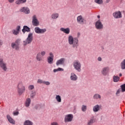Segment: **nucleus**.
I'll use <instances>...</instances> for the list:
<instances>
[{
	"label": "nucleus",
	"instance_id": "22",
	"mask_svg": "<svg viewBox=\"0 0 125 125\" xmlns=\"http://www.w3.org/2000/svg\"><path fill=\"white\" fill-rule=\"evenodd\" d=\"M36 59L37 61H42V55H41V53L37 54Z\"/></svg>",
	"mask_w": 125,
	"mask_h": 125
},
{
	"label": "nucleus",
	"instance_id": "6",
	"mask_svg": "<svg viewBox=\"0 0 125 125\" xmlns=\"http://www.w3.org/2000/svg\"><path fill=\"white\" fill-rule=\"evenodd\" d=\"M74 119V115L73 114H67L64 117V122L65 123H71Z\"/></svg>",
	"mask_w": 125,
	"mask_h": 125
},
{
	"label": "nucleus",
	"instance_id": "24",
	"mask_svg": "<svg viewBox=\"0 0 125 125\" xmlns=\"http://www.w3.org/2000/svg\"><path fill=\"white\" fill-rule=\"evenodd\" d=\"M59 17V14L58 13H53L51 15L52 19H57Z\"/></svg>",
	"mask_w": 125,
	"mask_h": 125
},
{
	"label": "nucleus",
	"instance_id": "28",
	"mask_svg": "<svg viewBox=\"0 0 125 125\" xmlns=\"http://www.w3.org/2000/svg\"><path fill=\"white\" fill-rule=\"evenodd\" d=\"M62 71H64V69H63L62 68H60V67H59L57 69H54L53 70L54 73H56V72H61Z\"/></svg>",
	"mask_w": 125,
	"mask_h": 125
},
{
	"label": "nucleus",
	"instance_id": "7",
	"mask_svg": "<svg viewBox=\"0 0 125 125\" xmlns=\"http://www.w3.org/2000/svg\"><path fill=\"white\" fill-rule=\"evenodd\" d=\"M0 67L1 68L4 72H6L7 70V66H6V63L3 61V59H0Z\"/></svg>",
	"mask_w": 125,
	"mask_h": 125
},
{
	"label": "nucleus",
	"instance_id": "25",
	"mask_svg": "<svg viewBox=\"0 0 125 125\" xmlns=\"http://www.w3.org/2000/svg\"><path fill=\"white\" fill-rule=\"evenodd\" d=\"M31 104V99L27 98L25 102V106L29 107Z\"/></svg>",
	"mask_w": 125,
	"mask_h": 125
},
{
	"label": "nucleus",
	"instance_id": "33",
	"mask_svg": "<svg viewBox=\"0 0 125 125\" xmlns=\"http://www.w3.org/2000/svg\"><path fill=\"white\" fill-rule=\"evenodd\" d=\"M36 96V92L32 91L30 94V97L31 98H34Z\"/></svg>",
	"mask_w": 125,
	"mask_h": 125
},
{
	"label": "nucleus",
	"instance_id": "47",
	"mask_svg": "<svg viewBox=\"0 0 125 125\" xmlns=\"http://www.w3.org/2000/svg\"><path fill=\"white\" fill-rule=\"evenodd\" d=\"M98 61H102V58L101 57H99L98 58Z\"/></svg>",
	"mask_w": 125,
	"mask_h": 125
},
{
	"label": "nucleus",
	"instance_id": "4",
	"mask_svg": "<svg viewBox=\"0 0 125 125\" xmlns=\"http://www.w3.org/2000/svg\"><path fill=\"white\" fill-rule=\"evenodd\" d=\"M33 42V33H30L27 37V38L25 41H23V45H27V44H30L32 43Z\"/></svg>",
	"mask_w": 125,
	"mask_h": 125
},
{
	"label": "nucleus",
	"instance_id": "44",
	"mask_svg": "<svg viewBox=\"0 0 125 125\" xmlns=\"http://www.w3.org/2000/svg\"><path fill=\"white\" fill-rule=\"evenodd\" d=\"M3 44V41L0 39V47Z\"/></svg>",
	"mask_w": 125,
	"mask_h": 125
},
{
	"label": "nucleus",
	"instance_id": "27",
	"mask_svg": "<svg viewBox=\"0 0 125 125\" xmlns=\"http://www.w3.org/2000/svg\"><path fill=\"white\" fill-rule=\"evenodd\" d=\"M54 59V58H51L48 57L47 58V62L49 64H52L53 63V60Z\"/></svg>",
	"mask_w": 125,
	"mask_h": 125
},
{
	"label": "nucleus",
	"instance_id": "32",
	"mask_svg": "<svg viewBox=\"0 0 125 125\" xmlns=\"http://www.w3.org/2000/svg\"><path fill=\"white\" fill-rule=\"evenodd\" d=\"M121 89L122 92H125V83L121 85Z\"/></svg>",
	"mask_w": 125,
	"mask_h": 125
},
{
	"label": "nucleus",
	"instance_id": "10",
	"mask_svg": "<svg viewBox=\"0 0 125 125\" xmlns=\"http://www.w3.org/2000/svg\"><path fill=\"white\" fill-rule=\"evenodd\" d=\"M95 26L97 30H102V29H103V24L100 20L96 22Z\"/></svg>",
	"mask_w": 125,
	"mask_h": 125
},
{
	"label": "nucleus",
	"instance_id": "49",
	"mask_svg": "<svg viewBox=\"0 0 125 125\" xmlns=\"http://www.w3.org/2000/svg\"><path fill=\"white\" fill-rule=\"evenodd\" d=\"M113 79H120V78L118 76H113Z\"/></svg>",
	"mask_w": 125,
	"mask_h": 125
},
{
	"label": "nucleus",
	"instance_id": "37",
	"mask_svg": "<svg viewBox=\"0 0 125 125\" xmlns=\"http://www.w3.org/2000/svg\"><path fill=\"white\" fill-rule=\"evenodd\" d=\"M35 88V86H34L33 85H30L28 86V89L29 90H32V89H34Z\"/></svg>",
	"mask_w": 125,
	"mask_h": 125
},
{
	"label": "nucleus",
	"instance_id": "52",
	"mask_svg": "<svg viewBox=\"0 0 125 125\" xmlns=\"http://www.w3.org/2000/svg\"><path fill=\"white\" fill-rule=\"evenodd\" d=\"M72 81H77L76 79H72Z\"/></svg>",
	"mask_w": 125,
	"mask_h": 125
},
{
	"label": "nucleus",
	"instance_id": "18",
	"mask_svg": "<svg viewBox=\"0 0 125 125\" xmlns=\"http://www.w3.org/2000/svg\"><path fill=\"white\" fill-rule=\"evenodd\" d=\"M60 31H62V32H63V33H64V34H66L67 35L70 34V28H61Z\"/></svg>",
	"mask_w": 125,
	"mask_h": 125
},
{
	"label": "nucleus",
	"instance_id": "14",
	"mask_svg": "<svg viewBox=\"0 0 125 125\" xmlns=\"http://www.w3.org/2000/svg\"><path fill=\"white\" fill-rule=\"evenodd\" d=\"M20 29H21V26L20 25L18 26L16 28V30L14 29L12 30V33L13 35H15V36H17L19 34V32H20Z\"/></svg>",
	"mask_w": 125,
	"mask_h": 125
},
{
	"label": "nucleus",
	"instance_id": "21",
	"mask_svg": "<svg viewBox=\"0 0 125 125\" xmlns=\"http://www.w3.org/2000/svg\"><path fill=\"white\" fill-rule=\"evenodd\" d=\"M94 123H95V119L94 118H91L88 121L87 125H92Z\"/></svg>",
	"mask_w": 125,
	"mask_h": 125
},
{
	"label": "nucleus",
	"instance_id": "19",
	"mask_svg": "<svg viewBox=\"0 0 125 125\" xmlns=\"http://www.w3.org/2000/svg\"><path fill=\"white\" fill-rule=\"evenodd\" d=\"M30 28H29V27L25 25L23 26V28L22 30V32L23 33V34H25V33H26V32H27V33H29V32H30Z\"/></svg>",
	"mask_w": 125,
	"mask_h": 125
},
{
	"label": "nucleus",
	"instance_id": "20",
	"mask_svg": "<svg viewBox=\"0 0 125 125\" xmlns=\"http://www.w3.org/2000/svg\"><path fill=\"white\" fill-rule=\"evenodd\" d=\"M93 112H98V111H100V106L98 104L94 106L93 108Z\"/></svg>",
	"mask_w": 125,
	"mask_h": 125
},
{
	"label": "nucleus",
	"instance_id": "17",
	"mask_svg": "<svg viewBox=\"0 0 125 125\" xmlns=\"http://www.w3.org/2000/svg\"><path fill=\"white\" fill-rule=\"evenodd\" d=\"M65 62V59L64 58H61L60 60H58L56 64L57 66H59V65H63Z\"/></svg>",
	"mask_w": 125,
	"mask_h": 125
},
{
	"label": "nucleus",
	"instance_id": "34",
	"mask_svg": "<svg viewBox=\"0 0 125 125\" xmlns=\"http://www.w3.org/2000/svg\"><path fill=\"white\" fill-rule=\"evenodd\" d=\"M78 77H77V75L75 74L74 73H71V76H70V79H77Z\"/></svg>",
	"mask_w": 125,
	"mask_h": 125
},
{
	"label": "nucleus",
	"instance_id": "8",
	"mask_svg": "<svg viewBox=\"0 0 125 125\" xmlns=\"http://www.w3.org/2000/svg\"><path fill=\"white\" fill-rule=\"evenodd\" d=\"M114 18L115 19H120V18H123V15L122 12L120 11L115 12L112 14Z\"/></svg>",
	"mask_w": 125,
	"mask_h": 125
},
{
	"label": "nucleus",
	"instance_id": "54",
	"mask_svg": "<svg viewBox=\"0 0 125 125\" xmlns=\"http://www.w3.org/2000/svg\"><path fill=\"white\" fill-rule=\"evenodd\" d=\"M98 18H100V16H98Z\"/></svg>",
	"mask_w": 125,
	"mask_h": 125
},
{
	"label": "nucleus",
	"instance_id": "46",
	"mask_svg": "<svg viewBox=\"0 0 125 125\" xmlns=\"http://www.w3.org/2000/svg\"><path fill=\"white\" fill-rule=\"evenodd\" d=\"M119 79H113V82H114V83H117V82H119Z\"/></svg>",
	"mask_w": 125,
	"mask_h": 125
},
{
	"label": "nucleus",
	"instance_id": "55",
	"mask_svg": "<svg viewBox=\"0 0 125 125\" xmlns=\"http://www.w3.org/2000/svg\"><path fill=\"white\" fill-rule=\"evenodd\" d=\"M0 104H1V103H0Z\"/></svg>",
	"mask_w": 125,
	"mask_h": 125
},
{
	"label": "nucleus",
	"instance_id": "5",
	"mask_svg": "<svg viewBox=\"0 0 125 125\" xmlns=\"http://www.w3.org/2000/svg\"><path fill=\"white\" fill-rule=\"evenodd\" d=\"M74 69L78 71V72H81L82 70V64L79 61H75L73 63Z\"/></svg>",
	"mask_w": 125,
	"mask_h": 125
},
{
	"label": "nucleus",
	"instance_id": "42",
	"mask_svg": "<svg viewBox=\"0 0 125 125\" xmlns=\"http://www.w3.org/2000/svg\"><path fill=\"white\" fill-rule=\"evenodd\" d=\"M50 56L49 57H51L52 58H54V56H53V54L52 53H49Z\"/></svg>",
	"mask_w": 125,
	"mask_h": 125
},
{
	"label": "nucleus",
	"instance_id": "53",
	"mask_svg": "<svg viewBox=\"0 0 125 125\" xmlns=\"http://www.w3.org/2000/svg\"><path fill=\"white\" fill-rule=\"evenodd\" d=\"M119 76H120V77H122V73H120V74H119Z\"/></svg>",
	"mask_w": 125,
	"mask_h": 125
},
{
	"label": "nucleus",
	"instance_id": "31",
	"mask_svg": "<svg viewBox=\"0 0 125 125\" xmlns=\"http://www.w3.org/2000/svg\"><path fill=\"white\" fill-rule=\"evenodd\" d=\"M56 99L58 102L60 103L62 101L61 97L60 95H57L56 96Z\"/></svg>",
	"mask_w": 125,
	"mask_h": 125
},
{
	"label": "nucleus",
	"instance_id": "36",
	"mask_svg": "<svg viewBox=\"0 0 125 125\" xmlns=\"http://www.w3.org/2000/svg\"><path fill=\"white\" fill-rule=\"evenodd\" d=\"M82 110L83 112H85L86 111V106L85 105H83L82 107Z\"/></svg>",
	"mask_w": 125,
	"mask_h": 125
},
{
	"label": "nucleus",
	"instance_id": "40",
	"mask_svg": "<svg viewBox=\"0 0 125 125\" xmlns=\"http://www.w3.org/2000/svg\"><path fill=\"white\" fill-rule=\"evenodd\" d=\"M41 56H44L45 55V51H42L40 53Z\"/></svg>",
	"mask_w": 125,
	"mask_h": 125
},
{
	"label": "nucleus",
	"instance_id": "2",
	"mask_svg": "<svg viewBox=\"0 0 125 125\" xmlns=\"http://www.w3.org/2000/svg\"><path fill=\"white\" fill-rule=\"evenodd\" d=\"M17 90L19 95H22L23 92H25V90H26V88L25 87V85L23 84V82L22 81H20L18 85H17Z\"/></svg>",
	"mask_w": 125,
	"mask_h": 125
},
{
	"label": "nucleus",
	"instance_id": "50",
	"mask_svg": "<svg viewBox=\"0 0 125 125\" xmlns=\"http://www.w3.org/2000/svg\"><path fill=\"white\" fill-rule=\"evenodd\" d=\"M81 36V33L78 32L77 33V38H80V36Z\"/></svg>",
	"mask_w": 125,
	"mask_h": 125
},
{
	"label": "nucleus",
	"instance_id": "11",
	"mask_svg": "<svg viewBox=\"0 0 125 125\" xmlns=\"http://www.w3.org/2000/svg\"><path fill=\"white\" fill-rule=\"evenodd\" d=\"M32 24L33 26H39L40 25V22L38 20V19H37V16L34 15L32 17Z\"/></svg>",
	"mask_w": 125,
	"mask_h": 125
},
{
	"label": "nucleus",
	"instance_id": "23",
	"mask_svg": "<svg viewBox=\"0 0 125 125\" xmlns=\"http://www.w3.org/2000/svg\"><path fill=\"white\" fill-rule=\"evenodd\" d=\"M120 67L122 70H125V59L121 62Z\"/></svg>",
	"mask_w": 125,
	"mask_h": 125
},
{
	"label": "nucleus",
	"instance_id": "48",
	"mask_svg": "<svg viewBox=\"0 0 125 125\" xmlns=\"http://www.w3.org/2000/svg\"><path fill=\"white\" fill-rule=\"evenodd\" d=\"M9 2L10 3H12V2H14V0H8Z\"/></svg>",
	"mask_w": 125,
	"mask_h": 125
},
{
	"label": "nucleus",
	"instance_id": "15",
	"mask_svg": "<svg viewBox=\"0 0 125 125\" xmlns=\"http://www.w3.org/2000/svg\"><path fill=\"white\" fill-rule=\"evenodd\" d=\"M20 12H23V13H25V14H29V13H30V9L29 8L22 7L20 9Z\"/></svg>",
	"mask_w": 125,
	"mask_h": 125
},
{
	"label": "nucleus",
	"instance_id": "29",
	"mask_svg": "<svg viewBox=\"0 0 125 125\" xmlns=\"http://www.w3.org/2000/svg\"><path fill=\"white\" fill-rule=\"evenodd\" d=\"M94 99H100L101 96L98 94H95L93 96Z\"/></svg>",
	"mask_w": 125,
	"mask_h": 125
},
{
	"label": "nucleus",
	"instance_id": "30",
	"mask_svg": "<svg viewBox=\"0 0 125 125\" xmlns=\"http://www.w3.org/2000/svg\"><path fill=\"white\" fill-rule=\"evenodd\" d=\"M94 1L98 4H102L103 3V0H95Z\"/></svg>",
	"mask_w": 125,
	"mask_h": 125
},
{
	"label": "nucleus",
	"instance_id": "35",
	"mask_svg": "<svg viewBox=\"0 0 125 125\" xmlns=\"http://www.w3.org/2000/svg\"><path fill=\"white\" fill-rule=\"evenodd\" d=\"M35 109H36V110H40V109H42V105L40 104L36 105L35 106Z\"/></svg>",
	"mask_w": 125,
	"mask_h": 125
},
{
	"label": "nucleus",
	"instance_id": "3",
	"mask_svg": "<svg viewBox=\"0 0 125 125\" xmlns=\"http://www.w3.org/2000/svg\"><path fill=\"white\" fill-rule=\"evenodd\" d=\"M21 42V39H18L14 42L11 43V46L13 49L15 50L18 51L20 49V42Z\"/></svg>",
	"mask_w": 125,
	"mask_h": 125
},
{
	"label": "nucleus",
	"instance_id": "43",
	"mask_svg": "<svg viewBox=\"0 0 125 125\" xmlns=\"http://www.w3.org/2000/svg\"><path fill=\"white\" fill-rule=\"evenodd\" d=\"M121 91H122L121 89H119L116 92V94L118 95L121 93Z\"/></svg>",
	"mask_w": 125,
	"mask_h": 125
},
{
	"label": "nucleus",
	"instance_id": "13",
	"mask_svg": "<svg viewBox=\"0 0 125 125\" xmlns=\"http://www.w3.org/2000/svg\"><path fill=\"white\" fill-rule=\"evenodd\" d=\"M6 118L8 122H9L10 124H11V125H15V120H14V119H13V118H12V117H11V116L9 114H7L6 115Z\"/></svg>",
	"mask_w": 125,
	"mask_h": 125
},
{
	"label": "nucleus",
	"instance_id": "1",
	"mask_svg": "<svg viewBox=\"0 0 125 125\" xmlns=\"http://www.w3.org/2000/svg\"><path fill=\"white\" fill-rule=\"evenodd\" d=\"M68 43L72 45L73 48H78L79 46V39L77 38H73L72 36L68 37Z\"/></svg>",
	"mask_w": 125,
	"mask_h": 125
},
{
	"label": "nucleus",
	"instance_id": "16",
	"mask_svg": "<svg viewBox=\"0 0 125 125\" xmlns=\"http://www.w3.org/2000/svg\"><path fill=\"white\" fill-rule=\"evenodd\" d=\"M77 20L78 23H79V24H83V23H84V19L82 16H78L77 17Z\"/></svg>",
	"mask_w": 125,
	"mask_h": 125
},
{
	"label": "nucleus",
	"instance_id": "41",
	"mask_svg": "<svg viewBox=\"0 0 125 125\" xmlns=\"http://www.w3.org/2000/svg\"><path fill=\"white\" fill-rule=\"evenodd\" d=\"M51 125H59L58 124V123L56 122H53L51 124Z\"/></svg>",
	"mask_w": 125,
	"mask_h": 125
},
{
	"label": "nucleus",
	"instance_id": "51",
	"mask_svg": "<svg viewBox=\"0 0 125 125\" xmlns=\"http://www.w3.org/2000/svg\"><path fill=\"white\" fill-rule=\"evenodd\" d=\"M110 0H106V3H108V2H110Z\"/></svg>",
	"mask_w": 125,
	"mask_h": 125
},
{
	"label": "nucleus",
	"instance_id": "26",
	"mask_svg": "<svg viewBox=\"0 0 125 125\" xmlns=\"http://www.w3.org/2000/svg\"><path fill=\"white\" fill-rule=\"evenodd\" d=\"M27 1V0H17L16 1V4H21V3H25Z\"/></svg>",
	"mask_w": 125,
	"mask_h": 125
},
{
	"label": "nucleus",
	"instance_id": "9",
	"mask_svg": "<svg viewBox=\"0 0 125 125\" xmlns=\"http://www.w3.org/2000/svg\"><path fill=\"white\" fill-rule=\"evenodd\" d=\"M34 31L36 34H44L46 32V29H41L39 27H36L34 28Z\"/></svg>",
	"mask_w": 125,
	"mask_h": 125
},
{
	"label": "nucleus",
	"instance_id": "39",
	"mask_svg": "<svg viewBox=\"0 0 125 125\" xmlns=\"http://www.w3.org/2000/svg\"><path fill=\"white\" fill-rule=\"evenodd\" d=\"M14 116H18L19 115V112L18 111H14L13 113Z\"/></svg>",
	"mask_w": 125,
	"mask_h": 125
},
{
	"label": "nucleus",
	"instance_id": "45",
	"mask_svg": "<svg viewBox=\"0 0 125 125\" xmlns=\"http://www.w3.org/2000/svg\"><path fill=\"white\" fill-rule=\"evenodd\" d=\"M43 83H45V84H46V85H49L50 84V83H49V82H44V81Z\"/></svg>",
	"mask_w": 125,
	"mask_h": 125
},
{
	"label": "nucleus",
	"instance_id": "38",
	"mask_svg": "<svg viewBox=\"0 0 125 125\" xmlns=\"http://www.w3.org/2000/svg\"><path fill=\"white\" fill-rule=\"evenodd\" d=\"M37 83H44V81H43L41 79H39L37 81Z\"/></svg>",
	"mask_w": 125,
	"mask_h": 125
},
{
	"label": "nucleus",
	"instance_id": "12",
	"mask_svg": "<svg viewBox=\"0 0 125 125\" xmlns=\"http://www.w3.org/2000/svg\"><path fill=\"white\" fill-rule=\"evenodd\" d=\"M109 72H110V68H109V67L108 66L104 67L101 71L102 74H103L104 76H106V75H108Z\"/></svg>",
	"mask_w": 125,
	"mask_h": 125
}]
</instances>
